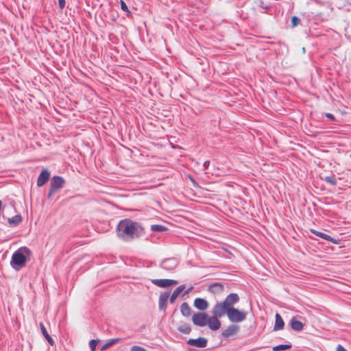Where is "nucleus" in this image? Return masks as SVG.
Returning <instances> with one entry per match:
<instances>
[{
  "label": "nucleus",
  "instance_id": "obj_4",
  "mask_svg": "<svg viewBox=\"0 0 351 351\" xmlns=\"http://www.w3.org/2000/svg\"><path fill=\"white\" fill-rule=\"evenodd\" d=\"M65 184V180L59 176H53L50 182V187L47 194V198L51 199V197L61 189Z\"/></svg>",
  "mask_w": 351,
  "mask_h": 351
},
{
  "label": "nucleus",
  "instance_id": "obj_10",
  "mask_svg": "<svg viewBox=\"0 0 351 351\" xmlns=\"http://www.w3.org/2000/svg\"><path fill=\"white\" fill-rule=\"evenodd\" d=\"M187 343L192 346L203 348L206 347L208 341L204 337H198L197 339H189Z\"/></svg>",
  "mask_w": 351,
  "mask_h": 351
},
{
  "label": "nucleus",
  "instance_id": "obj_38",
  "mask_svg": "<svg viewBox=\"0 0 351 351\" xmlns=\"http://www.w3.org/2000/svg\"><path fill=\"white\" fill-rule=\"evenodd\" d=\"M11 208H13L14 210H16L15 206L13 203H11L9 206Z\"/></svg>",
  "mask_w": 351,
  "mask_h": 351
},
{
  "label": "nucleus",
  "instance_id": "obj_20",
  "mask_svg": "<svg viewBox=\"0 0 351 351\" xmlns=\"http://www.w3.org/2000/svg\"><path fill=\"white\" fill-rule=\"evenodd\" d=\"M39 326H40V330H41V332H42L43 335L45 337L46 340L48 341L49 344L50 346H53L55 344V341H53L52 337L48 333V332H47L46 328L45 327L44 324L42 322H40Z\"/></svg>",
  "mask_w": 351,
  "mask_h": 351
},
{
  "label": "nucleus",
  "instance_id": "obj_33",
  "mask_svg": "<svg viewBox=\"0 0 351 351\" xmlns=\"http://www.w3.org/2000/svg\"><path fill=\"white\" fill-rule=\"evenodd\" d=\"M58 6L62 10L65 7V0H58Z\"/></svg>",
  "mask_w": 351,
  "mask_h": 351
},
{
  "label": "nucleus",
  "instance_id": "obj_19",
  "mask_svg": "<svg viewBox=\"0 0 351 351\" xmlns=\"http://www.w3.org/2000/svg\"><path fill=\"white\" fill-rule=\"evenodd\" d=\"M185 285H182L178 287L171 293V296L169 295V302L171 304H173L178 298V296L184 290Z\"/></svg>",
  "mask_w": 351,
  "mask_h": 351
},
{
  "label": "nucleus",
  "instance_id": "obj_5",
  "mask_svg": "<svg viewBox=\"0 0 351 351\" xmlns=\"http://www.w3.org/2000/svg\"><path fill=\"white\" fill-rule=\"evenodd\" d=\"M228 319L232 323H240L246 319L247 313L238 308H233L226 312Z\"/></svg>",
  "mask_w": 351,
  "mask_h": 351
},
{
  "label": "nucleus",
  "instance_id": "obj_27",
  "mask_svg": "<svg viewBox=\"0 0 351 351\" xmlns=\"http://www.w3.org/2000/svg\"><path fill=\"white\" fill-rule=\"evenodd\" d=\"M292 345L290 344H280L278 346H276L273 348L274 351H281V350H289L291 348Z\"/></svg>",
  "mask_w": 351,
  "mask_h": 351
},
{
  "label": "nucleus",
  "instance_id": "obj_18",
  "mask_svg": "<svg viewBox=\"0 0 351 351\" xmlns=\"http://www.w3.org/2000/svg\"><path fill=\"white\" fill-rule=\"evenodd\" d=\"M284 326L285 323L283 319L279 313H276L275 315V324L273 330L274 331L280 330L284 328Z\"/></svg>",
  "mask_w": 351,
  "mask_h": 351
},
{
  "label": "nucleus",
  "instance_id": "obj_1",
  "mask_svg": "<svg viewBox=\"0 0 351 351\" xmlns=\"http://www.w3.org/2000/svg\"><path fill=\"white\" fill-rule=\"evenodd\" d=\"M117 237L124 241H130L145 234L141 223L130 219L121 220L116 228Z\"/></svg>",
  "mask_w": 351,
  "mask_h": 351
},
{
  "label": "nucleus",
  "instance_id": "obj_3",
  "mask_svg": "<svg viewBox=\"0 0 351 351\" xmlns=\"http://www.w3.org/2000/svg\"><path fill=\"white\" fill-rule=\"evenodd\" d=\"M240 298L237 293H231L228 294L225 300L220 302H217L214 307L215 311L219 313V315H225L226 312L229 309L234 308L233 306L239 302Z\"/></svg>",
  "mask_w": 351,
  "mask_h": 351
},
{
  "label": "nucleus",
  "instance_id": "obj_21",
  "mask_svg": "<svg viewBox=\"0 0 351 351\" xmlns=\"http://www.w3.org/2000/svg\"><path fill=\"white\" fill-rule=\"evenodd\" d=\"M22 221V217L21 215H16L15 216L8 218V223L12 227L17 226Z\"/></svg>",
  "mask_w": 351,
  "mask_h": 351
},
{
  "label": "nucleus",
  "instance_id": "obj_11",
  "mask_svg": "<svg viewBox=\"0 0 351 351\" xmlns=\"http://www.w3.org/2000/svg\"><path fill=\"white\" fill-rule=\"evenodd\" d=\"M239 326L237 324H230L221 332V335L224 338H228L236 335L239 331Z\"/></svg>",
  "mask_w": 351,
  "mask_h": 351
},
{
  "label": "nucleus",
  "instance_id": "obj_32",
  "mask_svg": "<svg viewBox=\"0 0 351 351\" xmlns=\"http://www.w3.org/2000/svg\"><path fill=\"white\" fill-rule=\"evenodd\" d=\"M120 4H121V8L122 10L129 12L128 8L126 3L123 0H121Z\"/></svg>",
  "mask_w": 351,
  "mask_h": 351
},
{
  "label": "nucleus",
  "instance_id": "obj_24",
  "mask_svg": "<svg viewBox=\"0 0 351 351\" xmlns=\"http://www.w3.org/2000/svg\"><path fill=\"white\" fill-rule=\"evenodd\" d=\"M150 230L152 232H162L167 231L168 230V228L166 226H162V225L154 224V225L151 226Z\"/></svg>",
  "mask_w": 351,
  "mask_h": 351
},
{
  "label": "nucleus",
  "instance_id": "obj_7",
  "mask_svg": "<svg viewBox=\"0 0 351 351\" xmlns=\"http://www.w3.org/2000/svg\"><path fill=\"white\" fill-rule=\"evenodd\" d=\"M208 317L209 315L206 313H196L192 317L193 323L197 326L204 327L207 326Z\"/></svg>",
  "mask_w": 351,
  "mask_h": 351
},
{
  "label": "nucleus",
  "instance_id": "obj_25",
  "mask_svg": "<svg viewBox=\"0 0 351 351\" xmlns=\"http://www.w3.org/2000/svg\"><path fill=\"white\" fill-rule=\"evenodd\" d=\"M322 179L332 186H336L337 184V179L334 176H326Z\"/></svg>",
  "mask_w": 351,
  "mask_h": 351
},
{
  "label": "nucleus",
  "instance_id": "obj_17",
  "mask_svg": "<svg viewBox=\"0 0 351 351\" xmlns=\"http://www.w3.org/2000/svg\"><path fill=\"white\" fill-rule=\"evenodd\" d=\"M289 325L293 330L297 331V332H300V331L302 330L303 328H304L303 323L302 322H300V320L297 319L295 317H293L290 320Z\"/></svg>",
  "mask_w": 351,
  "mask_h": 351
},
{
  "label": "nucleus",
  "instance_id": "obj_31",
  "mask_svg": "<svg viewBox=\"0 0 351 351\" xmlns=\"http://www.w3.org/2000/svg\"><path fill=\"white\" fill-rule=\"evenodd\" d=\"M130 351H147L144 348L138 346H133L130 348Z\"/></svg>",
  "mask_w": 351,
  "mask_h": 351
},
{
  "label": "nucleus",
  "instance_id": "obj_36",
  "mask_svg": "<svg viewBox=\"0 0 351 351\" xmlns=\"http://www.w3.org/2000/svg\"><path fill=\"white\" fill-rule=\"evenodd\" d=\"M193 289V287L191 286L190 287H189L184 293V295H186V294H189L191 291L192 289Z\"/></svg>",
  "mask_w": 351,
  "mask_h": 351
},
{
  "label": "nucleus",
  "instance_id": "obj_9",
  "mask_svg": "<svg viewBox=\"0 0 351 351\" xmlns=\"http://www.w3.org/2000/svg\"><path fill=\"white\" fill-rule=\"evenodd\" d=\"M152 282L160 287H169L172 285H175L178 284V281L176 280L171 279H153L152 280Z\"/></svg>",
  "mask_w": 351,
  "mask_h": 351
},
{
  "label": "nucleus",
  "instance_id": "obj_13",
  "mask_svg": "<svg viewBox=\"0 0 351 351\" xmlns=\"http://www.w3.org/2000/svg\"><path fill=\"white\" fill-rule=\"evenodd\" d=\"M170 295L169 291L162 293L159 297L158 308L160 311H165L167 308V301Z\"/></svg>",
  "mask_w": 351,
  "mask_h": 351
},
{
  "label": "nucleus",
  "instance_id": "obj_41",
  "mask_svg": "<svg viewBox=\"0 0 351 351\" xmlns=\"http://www.w3.org/2000/svg\"><path fill=\"white\" fill-rule=\"evenodd\" d=\"M348 1H349L350 3H351V0H348Z\"/></svg>",
  "mask_w": 351,
  "mask_h": 351
},
{
  "label": "nucleus",
  "instance_id": "obj_8",
  "mask_svg": "<svg viewBox=\"0 0 351 351\" xmlns=\"http://www.w3.org/2000/svg\"><path fill=\"white\" fill-rule=\"evenodd\" d=\"M179 264V261L175 257L165 258L160 263V267L167 271L174 269Z\"/></svg>",
  "mask_w": 351,
  "mask_h": 351
},
{
  "label": "nucleus",
  "instance_id": "obj_12",
  "mask_svg": "<svg viewBox=\"0 0 351 351\" xmlns=\"http://www.w3.org/2000/svg\"><path fill=\"white\" fill-rule=\"evenodd\" d=\"M49 178L50 172L49 171V170L47 169H43L37 179V186L38 187L43 186L49 180Z\"/></svg>",
  "mask_w": 351,
  "mask_h": 351
},
{
  "label": "nucleus",
  "instance_id": "obj_40",
  "mask_svg": "<svg viewBox=\"0 0 351 351\" xmlns=\"http://www.w3.org/2000/svg\"><path fill=\"white\" fill-rule=\"evenodd\" d=\"M7 207H8V206H7L6 205H4V206H3V209H5Z\"/></svg>",
  "mask_w": 351,
  "mask_h": 351
},
{
  "label": "nucleus",
  "instance_id": "obj_39",
  "mask_svg": "<svg viewBox=\"0 0 351 351\" xmlns=\"http://www.w3.org/2000/svg\"><path fill=\"white\" fill-rule=\"evenodd\" d=\"M191 180H192V182H193V183H195V180H194L193 178H192L191 177Z\"/></svg>",
  "mask_w": 351,
  "mask_h": 351
},
{
  "label": "nucleus",
  "instance_id": "obj_6",
  "mask_svg": "<svg viewBox=\"0 0 351 351\" xmlns=\"http://www.w3.org/2000/svg\"><path fill=\"white\" fill-rule=\"evenodd\" d=\"M213 316L208 317L207 325L209 328L212 330H217L221 327V322L219 320V317H222L223 315H219L217 312L215 311V308L213 306L211 311Z\"/></svg>",
  "mask_w": 351,
  "mask_h": 351
},
{
  "label": "nucleus",
  "instance_id": "obj_34",
  "mask_svg": "<svg viewBox=\"0 0 351 351\" xmlns=\"http://www.w3.org/2000/svg\"><path fill=\"white\" fill-rule=\"evenodd\" d=\"M324 115H325V117H326L327 118L330 119L332 121L335 120V116L331 113L326 112L324 114Z\"/></svg>",
  "mask_w": 351,
  "mask_h": 351
},
{
  "label": "nucleus",
  "instance_id": "obj_2",
  "mask_svg": "<svg viewBox=\"0 0 351 351\" xmlns=\"http://www.w3.org/2000/svg\"><path fill=\"white\" fill-rule=\"evenodd\" d=\"M32 255V251L27 247H21L12 255L10 265L16 270L19 271L26 265Z\"/></svg>",
  "mask_w": 351,
  "mask_h": 351
},
{
  "label": "nucleus",
  "instance_id": "obj_14",
  "mask_svg": "<svg viewBox=\"0 0 351 351\" xmlns=\"http://www.w3.org/2000/svg\"><path fill=\"white\" fill-rule=\"evenodd\" d=\"M311 232L314 234L315 235L326 240V241H330L332 242V243H335V244H337L338 243V241L339 240H337L334 238H332V237H330V235L327 234H325L322 232H320V231H318V230H311Z\"/></svg>",
  "mask_w": 351,
  "mask_h": 351
},
{
  "label": "nucleus",
  "instance_id": "obj_15",
  "mask_svg": "<svg viewBox=\"0 0 351 351\" xmlns=\"http://www.w3.org/2000/svg\"><path fill=\"white\" fill-rule=\"evenodd\" d=\"M194 306L200 311H204L208 307V302L204 298H197L194 300Z\"/></svg>",
  "mask_w": 351,
  "mask_h": 351
},
{
  "label": "nucleus",
  "instance_id": "obj_29",
  "mask_svg": "<svg viewBox=\"0 0 351 351\" xmlns=\"http://www.w3.org/2000/svg\"><path fill=\"white\" fill-rule=\"evenodd\" d=\"M256 4L261 8L267 10L269 8V6L264 3L263 0H256Z\"/></svg>",
  "mask_w": 351,
  "mask_h": 351
},
{
  "label": "nucleus",
  "instance_id": "obj_37",
  "mask_svg": "<svg viewBox=\"0 0 351 351\" xmlns=\"http://www.w3.org/2000/svg\"><path fill=\"white\" fill-rule=\"evenodd\" d=\"M208 165H209V161L208 160H206L204 162V167L207 169L208 167Z\"/></svg>",
  "mask_w": 351,
  "mask_h": 351
},
{
  "label": "nucleus",
  "instance_id": "obj_35",
  "mask_svg": "<svg viewBox=\"0 0 351 351\" xmlns=\"http://www.w3.org/2000/svg\"><path fill=\"white\" fill-rule=\"evenodd\" d=\"M337 351H348V350H346L343 346H342L341 345L339 344L337 347Z\"/></svg>",
  "mask_w": 351,
  "mask_h": 351
},
{
  "label": "nucleus",
  "instance_id": "obj_30",
  "mask_svg": "<svg viewBox=\"0 0 351 351\" xmlns=\"http://www.w3.org/2000/svg\"><path fill=\"white\" fill-rule=\"evenodd\" d=\"M300 21V19L298 16H292L291 21V27H296L299 24Z\"/></svg>",
  "mask_w": 351,
  "mask_h": 351
},
{
  "label": "nucleus",
  "instance_id": "obj_22",
  "mask_svg": "<svg viewBox=\"0 0 351 351\" xmlns=\"http://www.w3.org/2000/svg\"><path fill=\"white\" fill-rule=\"evenodd\" d=\"M180 312L184 317H189L191 315V309L187 302H183L181 304Z\"/></svg>",
  "mask_w": 351,
  "mask_h": 351
},
{
  "label": "nucleus",
  "instance_id": "obj_16",
  "mask_svg": "<svg viewBox=\"0 0 351 351\" xmlns=\"http://www.w3.org/2000/svg\"><path fill=\"white\" fill-rule=\"evenodd\" d=\"M223 284L221 282H214L208 286V290L212 293L217 294L223 291Z\"/></svg>",
  "mask_w": 351,
  "mask_h": 351
},
{
  "label": "nucleus",
  "instance_id": "obj_26",
  "mask_svg": "<svg viewBox=\"0 0 351 351\" xmlns=\"http://www.w3.org/2000/svg\"><path fill=\"white\" fill-rule=\"evenodd\" d=\"M178 330L183 334L189 335L191 332V328L189 325L184 324L180 326Z\"/></svg>",
  "mask_w": 351,
  "mask_h": 351
},
{
  "label": "nucleus",
  "instance_id": "obj_23",
  "mask_svg": "<svg viewBox=\"0 0 351 351\" xmlns=\"http://www.w3.org/2000/svg\"><path fill=\"white\" fill-rule=\"evenodd\" d=\"M120 340H121L120 338H114V339H110L108 340V341L101 348L100 350L104 351V350L108 349V348L113 346L116 343H118L119 341H120Z\"/></svg>",
  "mask_w": 351,
  "mask_h": 351
},
{
  "label": "nucleus",
  "instance_id": "obj_28",
  "mask_svg": "<svg viewBox=\"0 0 351 351\" xmlns=\"http://www.w3.org/2000/svg\"><path fill=\"white\" fill-rule=\"evenodd\" d=\"M99 342L98 339H91L89 342V346L91 351H95L96 347Z\"/></svg>",
  "mask_w": 351,
  "mask_h": 351
}]
</instances>
